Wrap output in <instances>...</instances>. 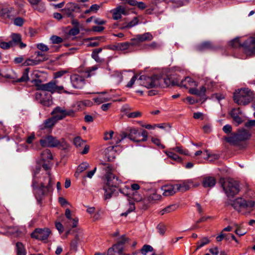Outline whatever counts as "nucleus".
Here are the masks:
<instances>
[{
	"label": "nucleus",
	"instance_id": "864d4df0",
	"mask_svg": "<svg viewBox=\"0 0 255 255\" xmlns=\"http://www.w3.org/2000/svg\"><path fill=\"white\" fill-rule=\"evenodd\" d=\"M152 250L153 248L151 246L145 245L141 249V253L143 255H146L148 252H152Z\"/></svg>",
	"mask_w": 255,
	"mask_h": 255
},
{
	"label": "nucleus",
	"instance_id": "bf43d9fd",
	"mask_svg": "<svg viewBox=\"0 0 255 255\" xmlns=\"http://www.w3.org/2000/svg\"><path fill=\"white\" fill-rule=\"evenodd\" d=\"M175 151H176L180 154L187 155L188 151L187 150H183L181 146H176L172 148Z\"/></svg>",
	"mask_w": 255,
	"mask_h": 255
},
{
	"label": "nucleus",
	"instance_id": "6e6d98bb",
	"mask_svg": "<svg viewBox=\"0 0 255 255\" xmlns=\"http://www.w3.org/2000/svg\"><path fill=\"white\" fill-rule=\"evenodd\" d=\"M141 116V113L140 112L136 111L129 113H128L127 114V116L128 118H136L138 117H140Z\"/></svg>",
	"mask_w": 255,
	"mask_h": 255
},
{
	"label": "nucleus",
	"instance_id": "774afa93",
	"mask_svg": "<svg viewBox=\"0 0 255 255\" xmlns=\"http://www.w3.org/2000/svg\"><path fill=\"white\" fill-rule=\"evenodd\" d=\"M137 75H134L130 79L129 82L127 84V87L128 88H131L135 83V81L137 80Z\"/></svg>",
	"mask_w": 255,
	"mask_h": 255
},
{
	"label": "nucleus",
	"instance_id": "f03ea898",
	"mask_svg": "<svg viewBox=\"0 0 255 255\" xmlns=\"http://www.w3.org/2000/svg\"><path fill=\"white\" fill-rule=\"evenodd\" d=\"M148 133L146 130H143L141 132L138 128L133 127H128L125 131H122L120 134L114 138L116 144H118L126 137L134 142L145 141L147 139Z\"/></svg>",
	"mask_w": 255,
	"mask_h": 255
},
{
	"label": "nucleus",
	"instance_id": "cd10ccee",
	"mask_svg": "<svg viewBox=\"0 0 255 255\" xmlns=\"http://www.w3.org/2000/svg\"><path fill=\"white\" fill-rule=\"evenodd\" d=\"M216 181L214 177H204L202 184L203 186L206 187H212L215 186L216 184Z\"/></svg>",
	"mask_w": 255,
	"mask_h": 255
},
{
	"label": "nucleus",
	"instance_id": "4d7b16f0",
	"mask_svg": "<svg viewBox=\"0 0 255 255\" xmlns=\"http://www.w3.org/2000/svg\"><path fill=\"white\" fill-rule=\"evenodd\" d=\"M170 1L175 3L177 6H181L188 3V0H170Z\"/></svg>",
	"mask_w": 255,
	"mask_h": 255
},
{
	"label": "nucleus",
	"instance_id": "79ce46f5",
	"mask_svg": "<svg viewBox=\"0 0 255 255\" xmlns=\"http://www.w3.org/2000/svg\"><path fill=\"white\" fill-rule=\"evenodd\" d=\"M29 71V68H26L23 72L22 76L21 77H20L19 79H17L16 80L14 81L16 82H27L29 80V76H28V73Z\"/></svg>",
	"mask_w": 255,
	"mask_h": 255
},
{
	"label": "nucleus",
	"instance_id": "e433bc0d",
	"mask_svg": "<svg viewBox=\"0 0 255 255\" xmlns=\"http://www.w3.org/2000/svg\"><path fill=\"white\" fill-rule=\"evenodd\" d=\"M17 255H26V251L23 245L20 242L16 244Z\"/></svg>",
	"mask_w": 255,
	"mask_h": 255
},
{
	"label": "nucleus",
	"instance_id": "09e8293b",
	"mask_svg": "<svg viewBox=\"0 0 255 255\" xmlns=\"http://www.w3.org/2000/svg\"><path fill=\"white\" fill-rule=\"evenodd\" d=\"M230 45L235 48H239L241 47H243V43H241L240 41L239 37L235 38L233 40L230 41Z\"/></svg>",
	"mask_w": 255,
	"mask_h": 255
},
{
	"label": "nucleus",
	"instance_id": "e2e57ef3",
	"mask_svg": "<svg viewBox=\"0 0 255 255\" xmlns=\"http://www.w3.org/2000/svg\"><path fill=\"white\" fill-rule=\"evenodd\" d=\"M157 229L158 230V232L161 235H163L165 232L166 227L163 224H159L157 226Z\"/></svg>",
	"mask_w": 255,
	"mask_h": 255
},
{
	"label": "nucleus",
	"instance_id": "f704fd0d",
	"mask_svg": "<svg viewBox=\"0 0 255 255\" xmlns=\"http://www.w3.org/2000/svg\"><path fill=\"white\" fill-rule=\"evenodd\" d=\"M41 158L42 160L46 161L52 159L53 156L50 150L46 149L41 153Z\"/></svg>",
	"mask_w": 255,
	"mask_h": 255
},
{
	"label": "nucleus",
	"instance_id": "9d476101",
	"mask_svg": "<svg viewBox=\"0 0 255 255\" xmlns=\"http://www.w3.org/2000/svg\"><path fill=\"white\" fill-rule=\"evenodd\" d=\"M35 98L44 106L50 107L53 104L51 94L45 91L37 92Z\"/></svg>",
	"mask_w": 255,
	"mask_h": 255
},
{
	"label": "nucleus",
	"instance_id": "f257e3e1",
	"mask_svg": "<svg viewBox=\"0 0 255 255\" xmlns=\"http://www.w3.org/2000/svg\"><path fill=\"white\" fill-rule=\"evenodd\" d=\"M51 186V177L49 172L46 173L39 178L35 175L33 176L32 186L38 202L40 203L48 194Z\"/></svg>",
	"mask_w": 255,
	"mask_h": 255
},
{
	"label": "nucleus",
	"instance_id": "c85d7f7f",
	"mask_svg": "<svg viewBox=\"0 0 255 255\" xmlns=\"http://www.w3.org/2000/svg\"><path fill=\"white\" fill-rule=\"evenodd\" d=\"M225 140L229 143L234 144L237 145L240 141V139L238 137L237 133L236 134H232L230 136L225 137Z\"/></svg>",
	"mask_w": 255,
	"mask_h": 255
},
{
	"label": "nucleus",
	"instance_id": "2f4dec72",
	"mask_svg": "<svg viewBox=\"0 0 255 255\" xmlns=\"http://www.w3.org/2000/svg\"><path fill=\"white\" fill-rule=\"evenodd\" d=\"M159 47V45L156 42H152L150 44H144L141 49L144 50L150 51L155 50Z\"/></svg>",
	"mask_w": 255,
	"mask_h": 255
},
{
	"label": "nucleus",
	"instance_id": "aec40b11",
	"mask_svg": "<svg viewBox=\"0 0 255 255\" xmlns=\"http://www.w3.org/2000/svg\"><path fill=\"white\" fill-rule=\"evenodd\" d=\"M32 8L39 12H43L45 9V3L41 0H27Z\"/></svg>",
	"mask_w": 255,
	"mask_h": 255
},
{
	"label": "nucleus",
	"instance_id": "f8f14e48",
	"mask_svg": "<svg viewBox=\"0 0 255 255\" xmlns=\"http://www.w3.org/2000/svg\"><path fill=\"white\" fill-rule=\"evenodd\" d=\"M51 231L48 228L44 229H36L31 234L32 238L41 240L44 241L48 239Z\"/></svg>",
	"mask_w": 255,
	"mask_h": 255
},
{
	"label": "nucleus",
	"instance_id": "8fccbe9b",
	"mask_svg": "<svg viewBox=\"0 0 255 255\" xmlns=\"http://www.w3.org/2000/svg\"><path fill=\"white\" fill-rule=\"evenodd\" d=\"M161 195L156 193L150 194L148 197V200L150 202L156 201L160 200L161 198Z\"/></svg>",
	"mask_w": 255,
	"mask_h": 255
},
{
	"label": "nucleus",
	"instance_id": "58836bf2",
	"mask_svg": "<svg viewBox=\"0 0 255 255\" xmlns=\"http://www.w3.org/2000/svg\"><path fill=\"white\" fill-rule=\"evenodd\" d=\"M104 190H105L104 197L105 200L111 198L115 191V188H109L107 186H104Z\"/></svg>",
	"mask_w": 255,
	"mask_h": 255
},
{
	"label": "nucleus",
	"instance_id": "72a5a7b5",
	"mask_svg": "<svg viewBox=\"0 0 255 255\" xmlns=\"http://www.w3.org/2000/svg\"><path fill=\"white\" fill-rule=\"evenodd\" d=\"M177 208V207L176 205H174V204L170 205L167 206L163 209L160 210L159 212V214L160 215H163L165 214L169 213H171L172 212L175 211L176 210Z\"/></svg>",
	"mask_w": 255,
	"mask_h": 255
},
{
	"label": "nucleus",
	"instance_id": "69168bd1",
	"mask_svg": "<svg viewBox=\"0 0 255 255\" xmlns=\"http://www.w3.org/2000/svg\"><path fill=\"white\" fill-rule=\"evenodd\" d=\"M36 47L41 51H47L49 49L48 46L43 43L37 44Z\"/></svg>",
	"mask_w": 255,
	"mask_h": 255
},
{
	"label": "nucleus",
	"instance_id": "f3484780",
	"mask_svg": "<svg viewBox=\"0 0 255 255\" xmlns=\"http://www.w3.org/2000/svg\"><path fill=\"white\" fill-rule=\"evenodd\" d=\"M175 185L177 192L180 191L183 192L188 190L191 187L198 186L199 184H194L192 180H189L186 181H184L182 183L176 184Z\"/></svg>",
	"mask_w": 255,
	"mask_h": 255
},
{
	"label": "nucleus",
	"instance_id": "39448f33",
	"mask_svg": "<svg viewBox=\"0 0 255 255\" xmlns=\"http://www.w3.org/2000/svg\"><path fill=\"white\" fill-rule=\"evenodd\" d=\"M97 69V67L93 66L89 68L86 72L85 76L74 74L70 76V81L72 87L75 89H80L84 87L85 85V78L91 76L90 73Z\"/></svg>",
	"mask_w": 255,
	"mask_h": 255
},
{
	"label": "nucleus",
	"instance_id": "de8ad7c7",
	"mask_svg": "<svg viewBox=\"0 0 255 255\" xmlns=\"http://www.w3.org/2000/svg\"><path fill=\"white\" fill-rule=\"evenodd\" d=\"M55 92H57L58 93H66V94H71L72 93L66 90H65V87L63 86H57L56 85V83L55 82ZM65 88L66 89H67L66 86H65Z\"/></svg>",
	"mask_w": 255,
	"mask_h": 255
},
{
	"label": "nucleus",
	"instance_id": "1a4fd4ad",
	"mask_svg": "<svg viewBox=\"0 0 255 255\" xmlns=\"http://www.w3.org/2000/svg\"><path fill=\"white\" fill-rule=\"evenodd\" d=\"M255 202L252 200L247 201L245 199L238 198L235 199L232 204L234 209L239 212H242V209L253 208L255 206Z\"/></svg>",
	"mask_w": 255,
	"mask_h": 255
},
{
	"label": "nucleus",
	"instance_id": "c03bdc74",
	"mask_svg": "<svg viewBox=\"0 0 255 255\" xmlns=\"http://www.w3.org/2000/svg\"><path fill=\"white\" fill-rule=\"evenodd\" d=\"M89 167V164L87 162H84L80 164L77 167L75 175L79 174L84 171L86 170Z\"/></svg>",
	"mask_w": 255,
	"mask_h": 255
},
{
	"label": "nucleus",
	"instance_id": "bb28decb",
	"mask_svg": "<svg viewBox=\"0 0 255 255\" xmlns=\"http://www.w3.org/2000/svg\"><path fill=\"white\" fill-rule=\"evenodd\" d=\"M237 134L241 141L249 139L251 136V133L245 129L239 130Z\"/></svg>",
	"mask_w": 255,
	"mask_h": 255
},
{
	"label": "nucleus",
	"instance_id": "49530a36",
	"mask_svg": "<svg viewBox=\"0 0 255 255\" xmlns=\"http://www.w3.org/2000/svg\"><path fill=\"white\" fill-rule=\"evenodd\" d=\"M102 51V48L94 49L93 50L92 53V57L95 59L97 62H101V60L99 57V53H100Z\"/></svg>",
	"mask_w": 255,
	"mask_h": 255
},
{
	"label": "nucleus",
	"instance_id": "052dcab7",
	"mask_svg": "<svg viewBox=\"0 0 255 255\" xmlns=\"http://www.w3.org/2000/svg\"><path fill=\"white\" fill-rule=\"evenodd\" d=\"M132 195L133 199L136 202H139L142 199V196L138 193V191L133 192L132 193Z\"/></svg>",
	"mask_w": 255,
	"mask_h": 255
},
{
	"label": "nucleus",
	"instance_id": "3c124183",
	"mask_svg": "<svg viewBox=\"0 0 255 255\" xmlns=\"http://www.w3.org/2000/svg\"><path fill=\"white\" fill-rule=\"evenodd\" d=\"M65 7H67V9H70V10L72 12L76 11L77 9H80L78 5L76 3L73 2H68L67 3Z\"/></svg>",
	"mask_w": 255,
	"mask_h": 255
},
{
	"label": "nucleus",
	"instance_id": "2eb2a0df",
	"mask_svg": "<svg viewBox=\"0 0 255 255\" xmlns=\"http://www.w3.org/2000/svg\"><path fill=\"white\" fill-rule=\"evenodd\" d=\"M153 39L152 35L149 32H145L142 34H137L135 37L132 38L131 41H132V45H137L140 43L151 41Z\"/></svg>",
	"mask_w": 255,
	"mask_h": 255
},
{
	"label": "nucleus",
	"instance_id": "423d86ee",
	"mask_svg": "<svg viewBox=\"0 0 255 255\" xmlns=\"http://www.w3.org/2000/svg\"><path fill=\"white\" fill-rule=\"evenodd\" d=\"M220 183L225 192L227 196L233 197L240 191L238 182L232 179L225 180L224 178L220 179Z\"/></svg>",
	"mask_w": 255,
	"mask_h": 255
},
{
	"label": "nucleus",
	"instance_id": "20e7f679",
	"mask_svg": "<svg viewBox=\"0 0 255 255\" xmlns=\"http://www.w3.org/2000/svg\"><path fill=\"white\" fill-rule=\"evenodd\" d=\"M255 98V94L248 88L242 89L234 95V100L240 105H246L252 102Z\"/></svg>",
	"mask_w": 255,
	"mask_h": 255
},
{
	"label": "nucleus",
	"instance_id": "13d9d810",
	"mask_svg": "<svg viewBox=\"0 0 255 255\" xmlns=\"http://www.w3.org/2000/svg\"><path fill=\"white\" fill-rule=\"evenodd\" d=\"M0 47L3 49H7L10 47H13L11 42H1L0 43Z\"/></svg>",
	"mask_w": 255,
	"mask_h": 255
},
{
	"label": "nucleus",
	"instance_id": "338daca9",
	"mask_svg": "<svg viewBox=\"0 0 255 255\" xmlns=\"http://www.w3.org/2000/svg\"><path fill=\"white\" fill-rule=\"evenodd\" d=\"M35 55L38 59H44V61H46L48 59V58L46 56V55L42 53L40 51H37L35 53Z\"/></svg>",
	"mask_w": 255,
	"mask_h": 255
},
{
	"label": "nucleus",
	"instance_id": "0e129e2a",
	"mask_svg": "<svg viewBox=\"0 0 255 255\" xmlns=\"http://www.w3.org/2000/svg\"><path fill=\"white\" fill-rule=\"evenodd\" d=\"M114 134V132L113 130L105 132L104 137V139L106 140H108L112 139L113 137Z\"/></svg>",
	"mask_w": 255,
	"mask_h": 255
},
{
	"label": "nucleus",
	"instance_id": "c9c22d12",
	"mask_svg": "<svg viewBox=\"0 0 255 255\" xmlns=\"http://www.w3.org/2000/svg\"><path fill=\"white\" fill-rule=\"evenodd\" d=\"M135 208L134 203L131 200H129L128 203L127 205V211L125 213H123L121 214V216H127L128 215V214L133 211L135 210Z\"/></svg>",
	"mask_w": 255,
	"mask_h": 255
},
{
	"label": "nucleus",
	"instance_id": "412c9836",
	"mask_svg": "<svg viewBox=\"0 0 255 255\" xmlns=\"http://www.w3.org/2000/svg\"><path fill=\"white\" fill-rule=\"evenodd\" d=\"M11 40L10 41L13 47L16 45H19L20 48H24L26 45L21 41V36L18 33H13L11 34Z\"/></svg>",
	"mask_w": 255,
	"mask_h": 255
},
{
	"label": "nucleus",
	"instance_id": "4468645a",
	"mask_svg": "<svg viewBox=\"0 0 255 255\" xmlns=\"http://www.w3.org/2000/svg\"><path fill=\"white\" fill-rule=\"evenodd\" d=\"M120 149V147L117 145L108 147L104 150L105 158L109 161H113L118 155Z\"/></svg>",
	"mask_w": 255,
	"mask_h": 255
},
{
	"label": "nucleus",
	"instance_id": "ddd939ff",
	"mask_svg": "<svg viewBox=\"0 0 255 255\" xmlns=\"http://www.w3.org/2000/svg\"><path fill=\"white\" fill-rule=\"evenodd\" d=\"M106 186L109 188H115L118 187L121 181L118 179L112 173H108L105 175Z\"/></svg>",
	"mask_w": 255,
	"mask_h": 255
},
{
	"label": "nucleus",
	"instance_id": "6e6552de",
	"mask_svg": "<svg viewBox=\"0 0 255 255\" xmlns=\"http://www.w3.org/2000/svg\"><path fill=\"white\" fill-rule=\"evenodd\" d=\"M75 113V111L72 109H66L65 107L57 106L53 109L51 114L58 122L67 116L74 117Z\"/></svg>",
	"mask_w": 255,
	"mask_h": 255
},
{
	"label": "nucleus",
	"instance_id": "b1692460",
	"mask_svg": "<svg viewBox=\"0 0 255 255\" xmlns=\"http://www.w3.org/2000/svg\"><path fill=\"white\" fill-rule=\"evenodd\" d=\"M158 83L159 86L160 87H168L170 85H177V83H175L171 81V79L168 78H163L161 76L158 75Z\"/></svg>",
	"mask_w": 255,
	"mask_h": 255
},
{
	"label": "nucleus",
	"instance_id": "603ef678",
	"mask_svg": "<svg viewBox=\"0 0 255 255\" xmlns=\"http://www.w3.org/2000/svg\"><path fill=\"white\" fill-rule=\"evenodd\" d=\"M73 142L76 147H82L85 144V141L79 136L74 139Z\"/></svg>",
	"mask_w": 255,
	"mask_h": 255
},
{
	"label": "nucleus",
	"instance_id": "c756f323",
	"mask_svg": "<svg viewBox=\"0 0 255 255\" xmlns=\"http://www.w3.org/2000/svg\"><path fill=\"white\" fill-rule=\"evenodd\" d=\"M43 61H44V59H38L37 57L34 59L28 58L24 62L23 64L25 66H34Z\"/></svg>",
	"mask_w": 255,
	"mask_h": 255
},
{
	"label": "nucleus",
	"instance_id": "0eeeda50",
	"mask_svg": "<svg viewBox=\"0 0 255 255\" xmlns=\"http://www.w3.org/2000/svg\"><path fill=\"white\" fill-rule=\"evenodd\" d=\"M137 82L139 85L147 89L158 87V75H154L152 77L141 75L137 79Z\"/></svg>",
	"mask_w": 255,
	"mask_h": 255
},
{
	"label": "nucleus",
	"instance_id": "680f3d73",
	"mask_svg": "<svg viewBox=\"0 0 255 255\" xmlns=\"http://www.w3.org/2000/svg\"><path fill=\"white\" fill-rule=\"evenodd\" d=\"M245 127L248 128L255 127V120H248L245 123Z\"/></svg>",
	"mask_w": 255,
	"mask_h": 255
},
{
	"label": "nucleus",
	"instance_id": "393cba45",
	"mask_svg": "<svg viewBox=\"0 0 255 255\" xmlns=\"http://www.w3.org/2000/svg\"><path fill=\"white\" fill-rule=\"evenodd\" d=\"M13 10L12 7H0V16L11 18L13 16L11 13Z\"/></svg>",
	"mask_w": 255,
	"mask_h": 255
},
{
	"label": "nucleus",
	"instance_id": "5701e85b",
	"mask_svg": "<svg viewBox=\"0 0 255 255\" xmlns=\"http://www.w3.org/2000/svg\"><path fill=\"white\" fill-rule=\"evenodd\" d=\"M55 81H50L46 84H41L39 86V89L41 91H45L50 92L51 94L55 93Z\"/></svg>",
	"mask_w": 255,
	"mask_h": 255
},
{
	"label": "nucleus",
	"instance_id": "a18cd8bd",
	"mask_svg": "<svg viewBox=\"0 0 255 255\" xmlns=\"http://www.w3.org/2000/svg\"><path fill=\"white\" fill-rule=\"evenodd\" d=\"M210 241L207 237H204L202 238L199 242H198L197 244V246L196 249V251L199 250L200 248H202L204 246L210 243Z\"/></svg>",
	"mask_w": 255,
	"mask_h": 255
},
{
	"label": "nucleus",
	"instance_id": "a19ab883",
	"mask_svg": "<svg viewBox=\"0 0 255 255\" xmlns=\"http://www.w3.org/2000/svg\"><path fill=\"white\" fill-rule=\"evenodd\" d=\"M164 152L170 158L172 159V160L178 162L182 161L181 157L172 151L165 150Z\"/></svg>",
	"mask_w": 255,
	"mask_h": 255
},
{
	"label": "nucleus",
	"instance_id": "7c9ffc66",
	"mask_svg": "<svg viewBox=\"0 0 255 255\" xmlns=\"http://www.w3.org/2000/svg\"><path fill=\"white\" fill-rule=\"evenodd\" d=\"M106 92H103L99 93L100 95L97 98L93 99L94 102L98 105H100L104 102L109 101L110 100L109 98L107 97H104L103 96V94H106Z\"/></svg>",
	"mask_w": 255,
	"mask_h": 255
},
{
	"label": "nucleus",
	"instance_id": "7ed1b4c3",
	"mask_svg": "<svg viewBox=\"0 0 255 255\" xmlns=\"http://www.w3.org/2000/svg\"><path fill=\"white\" fill-rule=\"evenodd\" d=\"M42 147H58L62 149H67L68 145L64 138L58 139L52 135H47L39 140Z\"/></svg>",
	"mask_w": 255,
	"mask_h": 255
},
{
	"label": "nucleus",
	"instance_id": "dca6fc26",
	"mask_svg": "<svg viewBox=\"0 0 255 255\" xmlns=\"http://www.w3.org/2000/svg\"><path fill=\"white\" fill-rule=\"evenodd\" d=\"M111 13L112 14V17L114 20H118L122 18V15H127L128 11L124 6L119 5L112 9Z\"/></svg>",
	"mask_w": 255,
	"mask_h": 255
},
{
	"label": "nucleus",
	"instance_id": "473e14b6",
	"mask_svg": "<svg viewBox=\"0 0 255 255\" xmlns=\"http://www.w3.org/2000/svg\"><path fill=\"white\" fill-rule=\"evenodd\" d=\"M124 250V247L117 243L113 245L112 248L108 249V254L112 253L113 252H117L120 254H122Z\"/></svg>",
	"mask_w": 255,
	"mask_h": 255
},
{
	"label": "nucleus",
	"instance_id": "ea45409f",
	"mask_svg": "<svg viewBox=\"0 0 255 255\" xmlns=\"http://www.w3.org/2000/svg\"><path fill=\"white\" fill-rule=\"evenodd\" d=\"M57 121L54 119L53 117L46 120L44 123V128H50L54 126Z\"/></svg>",
	"mask_w": 255,
	"mask_h": 255
},
{
	"label": "nucleus",
	"instance_id": "a878e982",
	"mask_svg": "<svg viewBox=\"0 0 255 255\" xmlns=\"http://www.w3.org/2000/svg\"><path fill=\"white\" fill-rule=\"evenodd\" d=\"M139 23V19L137 17H134L129 22H125L121 27V29H130L137 25Z\"/></svg>",
	"mask_w": 255,
	"mask_h": 255
},
{
	"label": "nucleus",
	"instance_id": "37998d69",
	"mask_svg": "<svg viewBox=\"0 0 255 255\" xmlns=\"http://www.w3.org/2000/svg\"><path fill=\"white\" fill-rule=\"evenodd\" d=\"M132 41H131V42H122L119 43L117 45V48L120 50H126L128 49L130 46H134L132 45Z\"/></svg>",
	"mask_w": 255,
	"mask_h": 255
},
{
	"label": "nucleus",
	"instance_id": "a211bd4d",
	"mask_svg": "<svg viewBox=\"0 0 255 255\" xmlns=\"http://www.w3.org/2000/svg\"><path fill=\"white\" fill-rule=\"evenodd\" d=\"M177 85L186 89H190L191 87H196L198 84L192 78L187 77L180 83H177Z\"/></svg>",
	"mask_w": 255,
	"mask_h": 255
},
{
	"label": "nucleus",
	"instance_id": "9b49d317",
	"mask_svg": "<svg viewBox=\"0 0 255 255\" xmlns=\"http://www.w3.org/2000/svg\"><path fill=\"white\" fill-rule=\"evenodd\" d=\"M243 48L247 55H251L255 54V38L251 37L243 43Z\"/></svg>",
	"mask_w": 255,
	"mask_h": 255
},
{
	"label": "nucleus",
	"instance_id": "6ab92c4d",
	"mask_svg": "<svg viewBox=\"0 0 255 255\" xmlns=\"http://www.w3.org/2000/svg\"><path fill=\"white\" fill-rule=\"evenodd\" d=\"M161 189L162 191V195L164 196H172L177 192L175 184L165 185L161 187Z\"/></svg>",
	"mask_w": 255,
	"mask_h": 255
},
{
	"label": "nucleus",
	"instance_id": "4c0bfd02",
	"mask_svg": "<svg viewBox=\"0 0 255 255\" xmlns=\"http://www.w3.org/2000/svg\"><path fill=\"white\" fill-rule=\"evenodd\" d=\"M213 48L212 44L210 42H204L198 46V50L204 51L205 50L211 49Z\"/></svg>",
	"mask_w": 255,
	"mask_h": 255
},
{
	"label": "nucleus",
	"instance_id": "4be33fe9",
	"mask_svg": "<svg viewBox=\"0 0 255 255\" xmlns=\"http://www.w3.org/2000/svg\"><path fill=\"white\" fill-rule=\"evenodd\" d=\"M241 114V112L240 108H234L230 112V115L237 126L239 125L243 122L242 118L240 116Z\"/></svg>",
	"mask_w": 255,
	"mask_h": 255
},
{
	"label": "nucleus",
	"instance_id": "5fc2aeb1",
	"mask_svg": "<svg viewBox=\"0 0 255 255\" xmlns=\"http://www.w3.org/2000/svg\"><path fill=\"white\" fill-rule=\"evenodd\" d=\"M50 40L53 44H59L63 41L62 38L56 35L52 36L50 38Z\"/></svg>",
	"mask_w": 255,
	"mask_h": 255
}]
</instances>
